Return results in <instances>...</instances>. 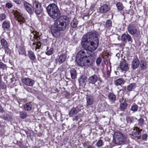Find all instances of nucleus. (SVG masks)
<instances>
[{
	"label": "nucleus",
	"mask_w": 148,
	"mask_h": 148,
	"mask_svg": "<svg viewBox=\"0 0 148 148\" xmlns=\"http://www.w3.org/2000/svg\"><path fill=\"white\" fill-rule=\"evenodd\" d=\"M99 40L96 34L90 32L87 33L82 37L81 45L84 49L88 50L87 59V66H90L92 63L96 58L95 53L92 51L95 50L98 46Z\"/></svg>",
	"instance_id": "obj_1"
},
{
	"label": "nucleus",
	"mask_w": 148,
	"mask_h": 148,
	"mask_svg": "<svg viewBox=\"0 0 148 148\" xmlns=\"http://www.w3.org/2000/svg\"><path fill=\"white\" fill-rule=\"evenodd\" d=\"M23 5L25 9L30 14H32L34 12L37 15L40 14L42 12L43 9L41 5L38 1H34L32 6L27 2L24 1Z\"/></svg>",
	"instance_id": "obj_2"
},
{
	"label": "nucleus",
	"mask_w": 148,
	"mask_h": 148,
	"mask_svg": "<svg viewBox=\"0 0 148 148\" xmlns=\"http://www.w3.org/2000/svg\"><path fill=\"white\" fill-rule=\"evenodd\" d=\"M49 16L53 19L58 18L60 16L61 13L57 5L55 3H51L46 8Z\"/></svg>",
	"instance_id": "obj_3"
},
{
	"label": "nucleus",
	"mask_w": 148,
	"mask_h": 148,
	"mask_svg": "<svg viewBox=\"0 0 148 148\" xmlns=\"http://www.w3.org/2000/svg\"><path fill=\"white\" fill-rule=\"evenodd\" d=\"M88 54V50L86 49L78 52L76 56V60L79 65L81 66H87V62H86Z\"/></svg>",
	"instance_id": "obj_4"
},
{
	"label": "nucleus",
	"mask_w": 148,
	"mask_h": 148,
	"mask_svg": "<svg viewBox=\"0 0 148 148\" xmlns=\"http://www.w3.org/2000/svg\"><path fill=\"white\" fill-rule=\"evenodd\" d=\"M66 16H62L56 19L54 23L53 26L61 31L65 29L69 25L68 21L66 19Z\"/></svg>",
	"instance_id": "obj_5"
},
{
	"label": "nucleus",
	"mask_w": 148,
	"mask_h": 148,
	"mask_svg": "<svg viewBox=\"0 0 148 148\" xmlns=\"http://www.w3.org/2000/svg\"><path fill=\"white\" fill-rule=\"evenodd\" d=\"M115 139V143L118 145L124 144L126 141V136L119 132H116L114 133V140Z\"/></svg>",
	"instance_id": "obj_6"
},
{
	"label": "nucleus",
	"mask_w": 148,
	"mask_h": 148,
	"mask_svg": "<svg viewBox=\"0 0 148 148\" xmlns=\"http://www.w3.org/2000/svg\"><path fill=\"white\" fill-rule=\"evenodd\" d=\"M88 80L89 84L93 85L97 83V85L99 86L101 84L102 82V80L99 76L95 74L90 77Z\"/></svg>",
	"instance_id": "obj_7"
},
{
	"label": "nucleus",
	"mask_w": 148,
	"mask_h": 148,
	"mask_svg": "<svg viewBox=\"0 0 148 148\" xmlns=\"http://www.w3.org/2000/svg\"><path fill=\"white\" fill-rule=\"evenodd\" d=\"M129 33L132 35H136L137 36H139L140 35V32L138 31L136 25L134 24H130L127 27Z\"/></svg>",
	"instance_id": "obj_8"
},
{
	"label": "nucleus",
	"mask_w": 148,
	"mask_h": 148,
	"mask_svg": "<svg viewBox=\"0 0 148 148\" xmlns=\"http://www.w3.org/2000/svg\"><path fill=\"white\" fill-rule=\"evenodd\" d=\"M119 67L121 71L125 73L129 69L128 64L127 61L123 59H122L121 61Z\"/></svg>",
	"instance_id": "obj_9"
},
{
	"label": "nucleus",
	"mask_w": 148,
	"mask_h": 148,
	"mask_svg": "<svg viewBox=\"0 0 148 148\" xmlns=\"http://www.w3.org/2000/svg\"><path fill=\"white\" fill-rule=\"evenodd\" d=\"M15 16L16 17L18 22L20 23V24L24 23L25 22V20L23 15L17 11H16L14 14Z\"/></svg>",
	"instance_id": "obj_10"
},
{
	"label": "nucleus",
	"mask_w": 148,
	"mask_h": 148,
	"mask_svg": "<svg viewBox=\"0 0 148 148\" xmlns=\"http://www.w3.org/2000/svg\"><path fill=\"white\" fill-rule=\"evenodd\" d=\"M110 6L108 3L103 4L99 8V12L101 13H105L107 12L110 9Z\"/></svg>",
	"instance_id": "obj_11"
},
{
	"label": "nucleus",
	"mask_w": 148,
	"mask_h": 148,
	"mask_svg": "<svg viewBox=\"0 0 148 148\" xmlns=\"http://www.w3.org/2000/svg\"><path fill=\"white\" fill-rule=\"evenodd\" d=\"M22 82L26 85L29 86H33L35 84V81L32 79L29 78H25L22 79Z\"/></svg>",
	"instance_id": "obj_12"
},
{
	"label": "nucleus",
	"mask_w": 148,
	"mask_h": 148,
	"mask_svg": "<svg viewBox=\"0 0 148 148\" xmlns=\"http://www.w3.org/2000/svg\"><path fill=\"white\" fill-rule=\"evenodd\" d=\"M142 131V129H140L139 128L137 127L133 129L132 132V135L135 137H137L140 139L141 134V132Z\"/></svg>",
	"instance_id": "obj_13"
},
{
	"label": "nucleus",
	"mask_w": 148,
	"mask_h": 148,
	"mask_svg": "<svg viewBox=\"0 0 148 148\" xmlns=\"http://www.w3.org/2000/svg\"><path fill=\"white\" fill-rule=\"evenodd\" d=\"M60 31H61L59 30L53 25L52 26L51 31L52 35L55 38L59 37L60 35Z\"/></svg>",
	"instance_id": "obj_14"
},
{
	"label": "nucleus",
	"mask_w": 148,
	"mask_h": 148,
	"mask_svg": "<svg viewBox=\"0 0 148 148\" xmlns=\"http://www.w3.org/2000/svg\"><path fill=\"white\" fill-rule=\"evenodd\" d=\"M1 48L4 49L5 52L8 51L9 50V46L7 41L4 38H2L1 39Z\"/></svg>",
	"instance_id": "obj_15"
},
{
	"label": "nucleus",
	"mask_w": 148,
	"mask_h": 148,
	"mask_svg": "<svg viewBox=\"0 0 148 148\" xmlns=\"http://www.w3.org/2000/svg\"><path fill=\"white\" fill-rule=\"evenodd\" d=\"M121 40L125 43H127V41L131 42H132L131 37L128 34H123L121 36Z\"/></svg>",
	"instance_id": "obj_16"
},
{
	"label": "nucleus",
	"mask_w": 148,
	"mask_h": 148,
	"mask_svg": "<svg viewBox=\"0 0 148 148\" xmlns=\"http://www.w3.org/2000/svg\"><path fill=\"white\" fill-rule=\"evenodd\" d=\"M33 35L34 38L36 39V41L35 42H36V48L35 50L37 51V49H39L41 47V43L40 41H39L38 39V36L36 35V33L35 32H32L31 33Z\"/></svg>",
	"instance_id": "obj_17"
},
{
	"label": "nucleus",
	"mask_w": 148,
	"mask_h": 148,
	"mask_svg": "<svg viewBox=\"0 0 148 148\" xmlns=\"http://www.w3.org/2000/svg\"><path fill=\"white\" fill-rule=\"evenodd\" d=\"M2 27L4 31H9L10 28V23L8 20L4 21L2 25Z\"/></svg>",
	"instance_id": "obj_18"
},
{
	"label": "nucleus",
	"mask_w": 148,
	"mask_h": 148,
	"mask_svg": "<svg viewBox=\"0 0 148 148\" xmlns=\"http://www.w3.org/2000/svg\"><path fill=\"white\" fill-rule=\"evenodd\" d=\"M119 101L121 103L120 105V109L121 111H124L127 108V102L123 98L120 99Z\"/></svg>",
	"instance_id": "obj_19"
},
{
	"label": "nucleus",
	"mask_w": 148,
	"mask_h": 148,
	"mask_svg": "<svg viewBox=\"0 0 148 148\" xmlns=\"http://www.w3.org/2000/svg\"><path fill=\"white\" fill-rule=\"evenodd\" d=\"M86 105H92L94 103V99L93 96L91 95H87L86 97Z\"/></svg>",
	"instance_id": "obj_20"
},
{
	"label": "nucleus",
	"mask_w": 148,
	"mask_h": 148,
	"mask_svg": "<svg viewBox=\"0 0 148 148\" xmlns=\"http://www.w3.org/2000/svg\"><path fill=\"white\" fill-rule=\"evenodd\" d=\"M107 105L106 103L100 102L98 106V108L100 111H105L106 110Z\"/></svg>",
	"instance_id": "obj_21"
},
{
	"label": "nucleus",
	"mask_w": 148,
	"mask_h": 148,
	"mask_svg": "<svg viewBox=\"0 0 148 148\" xmlns=\"http://www.w3.org/2000/svg\"><path fill=\"white\" fill-rule=\"evenodd\" d=\"M2 119L5 121H10L12 120V116L10 114L5 113L2 116Z\"/></svg>",
	"instance_id": "obj_22"
},
{
	"label": "nucleus",
	"mask_w": 148,
	"mask_h": 148,
	"mask_svg": "<svg viewBox=\"0 0 148 148\" xmlns=\"http://www.w3.org/2000/svg\"><path fill=\"white\" fill-rule=\"evenodd\" d=\"M139 64L140 62L139 60L138 59H135L132 62L131 64L132 68L133 69H135L138 67Z\"/></svg>",
	"instance_id": "obj_23"
},
{
	"label": "nucleus",
	"mask_w": 148,
	"mask_h": 148,
	"mask_svg": "<svg viewBox=\"0 0 148 148\" xmlns=\"http://www.w3.org/2000/svg\"><path fill=\"white\" fill-rule=\"evenodd\" d=\"M108 98L110 101L112 103H114L116 100V97L115 95L113 93L109 94Z\"/></svg>",
	"instance_id": "obj_24"
},
{
	"label": "nucleus",
	"mask_w": 148,
	"mask_h": 148,
	"mask_svg": "<svg viewBox=\"0 0 148 148\" xmlns=\"http://www.w3.org/2000/svg\"><path fill=\"white\" fill-rule=\"evenodd\" d=\"M66 55L65 53H63L61 54L59 57L58 62L60 64H62L66 60Z\"/></svg>",
	"instance_id": "obj_25"
},
{
	"label": "nucleus",
	"mask_w": 148,
	"mask_h": 148,
	"mask_svg": "<svg viewBox=\"0 0 148 148\" xmlns=\"http://www.w3.org/2000/svg\"><path fill=\"white\" fill-rule=\"evenodd\" d=\"M136 119L137 118L134 116L127 117L126 118L127 123L129 125L134 123Z\"/></svg>",
	"instance_id": "obj_26"
},
{
	"label": "nucleus",
	"mask_w": 148,
	"mask_h": 148,
	"mask_svg": "<svg viewBox=\"0 0 148 148\" xmlns=\"http://www.w3.org/2000/svg\"><path fill=\"white\" fill-rule=\"evenodd\" d=\"M87 79V77L85 75L81 76L78 79L80 84L85 85V82Z\"/></svg>",
	"instance_id": "obj_27"
},
{
	"label": "nucleus",
	"mask_w": 148,
	"mask_h": 148,
	"mask_svg": "<svg viewBox=\"0 0 148 148\" xmlns=\"http://www.w3.org/2000/svg\"><path fill=\"white\" fill-rule=\"evenodd\" d=\"M125 81L122 78L118 79L114 81V84L116 86L124 84Z\"/></svg>",
	"instance_id": "obj_28"
},
{
	"label": "nucleus",
	"mask_w": 148,
	"mask_h": 148,
	"mask_svg": "<svg viewBox=\"0 0 148 148\" xmlns=\"http://www.w3.org/2000/svg\"><path fill=\"white\" fill-rule=\"evenodd\" d=\"M27 52L28 56L31 60H34L36 59L35 56L32 51L29 50Z\"/></svg>",
	"instance_id": "obj_29"
},
{
	"label": "nucleus",
	"mask_w": 148,
	"mask_h": 148,
	"mask_svg": "<svg viewBox=\"0 0 148 148\" xmlns=\"http://www.w3.org/2000/svg\"><path fill=\"white\" fill-rule=\"evenodd\" d=\"M136 87V84L134 83H132L128 85L127 87V90L130 91L135 89Z\"/></svg>",
	"instance_id": "obj_30"
},
{
	"label": "nucleus",
	"mask_w": 148,
	"mask_h": 148,
	"mask_svg": "<svg viewBox=\"0 0 148 148\" xmlns=\"http://www.w3.org/2000/svg\"><path fill=\"white\" fill-rule=\"evenodd\" d=\"M77 113V110L76 108H73L71 110L69 113L70 117H73V115L76 114Z\"/></svg>",
	"instance_id": "obj_31"
},
{
	"label": "nucleus",
	"mask_w": 148,
	"mask_h": 148,
	"mask_svg": "<svg viewBox=\"0 0 148 148\" xmlns=\"http://www.w3.org/2000/svg\"><path fill=\"white\" fill-rule=\"evenodd\" d=\"M24 109L26 111H30L32 109V105L30 103H28L24 105Z\"/></svg>",
	"instance_id": "obj_32"
},
{
	"label": "nucleus",
	"mask_w": 148,
	"mask_h": 148,
	"mask_svg": "<svg viewBox=\"0 0 148 148\" xmlns=\"http://www.w3.org/2000/svg\"><path fill=\"white\" fill-rule=\"evenodd\" d=\"M78 24V21L75 18H74L73 20L71 23V26L73 28L76 27Z\"/></svg>",
	"instance_id": "obj_33"
},
{
	"label": "nucleus",
	"mask_w": 148,
	"mask_h": 148,
	"mask_svg": "<svg viewBox=\"0 0 148 148\" xmlns=\"http://www.w3.org/2000/svg\"><path fill=\"white\" fill-rule=\"evenodd\" d=\"M17 51L19 55H22L25 54V50L23 47H19L18 48Z\"/></svg>",
	"instance_id": "obj_34"
},
{
	"label": "nucleus",
	"mask_w": 148,
	"mask_h": 148,
	"mask_svg": "<svg viewBox=\"0 0 148 148\" xmlns=\"http://www.w3.org/2000/svg\"><path fill=\"white\" fill-rule=\"evenodd\" d=\"M70 73L71 78L75 79L77 75L76 71L74 69H71L70 71Z\"/></svg>",
	"instance_id": "obj_35"
},
{
	"label": "nucleus",
	"mask_w": 148,
	"mask_h": 148,
	"mask_svg": "<svg viewBox=\"0 0 148 148\" xmlns=\"http://www.w3.org/2000/svg\"><path fill=\"white\" fill-rule=\"evenodd\" d=\"M0 69H1L3 72H5L7 69V66L3 63L0 62Z\"/></svg>",
	"instance_id": "obj_36"
},
{
	"label": "nucleus",
	"mask_w": 148,
	"mask_h": 148,
	"mask_svg": "<svg viewBox=\"0 0 148 148\" xmlns=\"http://www.w3.org/2000/svg\"><path fill=\"white\" fill-rule=\"evenodd\" d=\"M116 6L118 10H122L124 8V6L122 3L119 2L116 4Z\"/></svg>",
	"instance_id": "obj_37"
},
{
	"label": "nucleus",
	"mask_w": 148,
	"mask_h": 148,
	"mask_svg": "<svg viewBox=\"0 0 148 148\" xmlns=\"http://www.w3.org/2000/svg\"><path fill=\"white\" fill-rule=\"evenodd\" d=\"M146 62L144 61H141L140 63V66L142 69H145L147 67Z\"/></svg>",
	"instance_id": "obj_38"
},
{
	"label": "nucleus",
	"mask_w": 148,
	"mask_h": 148,
	"mask_svg": "<svg viewBox=\"0 0 148 148\" xmlns=\"http://www.w3.org/2000/svg\"><path fill=\"white\" fill-rule=\"evenodd\" d=\"M106 26L107 28L111 27L112 26V21L110 20H107L106 22Z\"/></svg>",
	"instance_id": "obj_39"
},
{
	"label": "nucleus",
	"mask_w": 148,
	"mask_h": 148,
	"mask_svg": "<svg viewBox=\"0 0 148 148\" xmlns=\"http://www.w3.org/2000/svg\"><path fill=\"white\" fill-rule=\"evenodd\" d=\"M20 116L21 119H24L26 117L27 114L25 112H20Z\"/></svg>",
	"instance_id": "obj_40"
},
{
	"label": "nucleus",
	"mask_w": 148,
	"mask_h": 148,
	"mask_svg": "<svg viewBox=\"0 0 148 148\" xmlns=\"http://www.w3.org/2000/svg\"><path fill=\"white\" fill-rule=\"evenodd\" d=\"M84 148H95L93 145H89L88 142H85L84 144Z\"/></svg>",
	"instance_id": "obj_41"
},
{
	"label": "nucleus",
	"mask_w": 148,
	"mask_h": 148,
	"mask_svg": "<svg viewBox=\"0 0 148 148\" xmlns=\"http://www.w3.org/2000/svg\"><path fill=\"white\" fill-rule=\"evenodd\" d=\"M138 106L136 104H133L131 106V110L134 112H135L137 111Z\"/></svg>",
	"instance_id": "obj_42"
},
{
	"label": "nucleus",
	"mask_w": 148,
	"mask_h": 148,
	"mask_svg": "<svg viewBox=\"0 0 148 148\" xmlns=\"http://www.w3.org/2000/svg\"><path fill=\"white\" fill-rule=\"evenodd\" d=\"M18 102L19 103V106L20 107H22L23 104L25 103V100L24 99H19L18 100Z\"/></svg>",
	"instance_id": "obj_43"
},
{
	"label": "nucleus",
	"mask_w": 148,
	"mask_h": 148,
	"mask_svg": "<svg viewBox=\"0 0 148 148\" xmlns=\"http://www.w3.org/2000/svg\"><path fill=\"white\" fill-rule=\"evenodd\" d=\"M103 145V141L102 140H99L97 143L96 145L98 147H101Z\"/></svg>",
	"instance_id": "obj_44"
},
{
	"label": "nucleus",
	"mask_w": 148,
	"mask_h": 148,
	"mask_svg": "<svg viewBox=\"0 0 148 148\" xmlns=\"http://www.w3.org/2000/svg\"><path fill=\"white\" fill-rule=\"evenodd\" d=\"M53 48H51L46 53V54L49 56L51 55L53 53Z\"/></svg>",
	"instance_id": "obj_45"
},
{
	"label": "nucleus",
	"mask_w": 148,
	"mask_h": 148,
	"mask_svg": "<svg viewBox=\"0 0 148 148\" xmlns=\"http://www.w3.org/2000/svg\"><path fill=\"white\" fill-rule=\"evenodd\" d=\"M144 120L142 118H140L138 120V125L140 126H142L144 125Z\"/></svg>",
	"instance_id": "obj_46"
},
{
	"label": "nucleus",
	"mask_w": 148,
	"mask_h": 148,
	"mask_svg": "<svg viewBox=\"0 0 148 148\" xmlns=\"http://www.w3.org/2000/svg\"><path fill=\"white\" fill-rule=\"evenodd\" d=\"M6 18V15L5 14L2 13L0 14V21H3L5 20Z\"/></svg>",
	"instance_id": "obj_47"
},
{
	"label": "nucleus",
	"mask_w": 148,
	"mask_h": 148,
	"mask_svg": "<svg viewBox=\"0 0 148 148\" xmlns=\"http://www.w3.org/2000/svg\"><path fill=\"white\" fill-rule=\"evenodd\" d=\"M101 61V57L98 58L96 60V63L98 65H99Z\"/></svg>",
	"instance_id": "obj_48"
},
{
	"label": "nucleus",
	"mask_w": 148,
	"mask_h": 148,
	"mask_svg": "<svg viewBox=\"0 0 148 148\" xmlns=\"http://www.w3.org/2000/svg\"><path fill=\"white\" fill-rule=\"evenodd\" d=\"M5 6L8 8L10 9L12 7V5L10 3H7L5 4Z\"/></svg>",
	"instance_id": "obj_49"
},
{
	"label": "nucleus",
	"mask_w": 148,
	"mask_h": 148,
	"mask_svg": "<svg viewBox=\"0 0 148 148\" xmlns=\"http://www.w3.org/2000/svg\"><path fill=\"white\" fill-rule=\"evenodd\" d=\"M26 134L27 135V136H31V134L32 133V131L27 130H25Z\"/></svg>",
	"instance_id": "obj_50"
},
{
	"label": "nucleus",
	"mask_w": 148,
	"mask_h": 148,
	"mask_svg": "<svg viewBox=\"0 0 148 148\" xmlns=\"http://www.w3.org/2000/svg\"><path fill=\"white\" fill-rule=\"evenodd\" d=\"M142 140H146L147 137V135L146 134H144L142 135Z\"/></svg>",
	"instance_id": "obj_51"
},
{
	"label": "nucleus",
	"mask_w": 148,
	"mask_h": 148,
	"mask_svg": "<svg viewBox=\"0 0 148 148\" xmlns=\"http://www.w3.org/2000/svg\"><path fill=\"white\" fill-rule=\"evenodd\" d=\"M16 4L18 5L21 4V2L20 0H12Z\"/></svg>",
	"instance_id": "obj_52"
},
{
	"label": "nucleus",
	"mask_w": 148,
	"mask_h": 148,
	"mask_svg": "<svg viewBox=\"0 0 148 148\" xmlns=\"http://www.w3.org/2000/svg\"><path fill=\"white\" fill-rule=\"evenodd\" d=\"M126 43H125L123 42L121 43L120 44V47H122L124 46L125 45Z\"/></svg>",
	"instance_id": "obj_53"
},
{
	"label": "nucleus",
	"mask_w": 148,
	"mask_h": 148,
	"mask_svg": "<svg viewBox=\"0 0 148 148\" xmlns=\"http://www.w3.org/2000/svg\"><path fill=\"white\" fill-rule=\"evenodd\" d=\"M107 74L108 77L110 76V72L109 70H108L107 72Z\"/></svg>",
	"instance_id": "obj_54"
},
{
	"label": "nucleus",
	"mask_w": 148,
	"mask_h": 148,
	"mask_svg": "<svg viewBox=\"0 0 148 148\" xmlns=\"http://www.w3.org/2000/svg\"><path fill=\"white\" fill-rule=\"evenodd\" d=\"M3 111V109L0 105V112H2Z\"/></svg>",
	"instance_id": "obj_55"
},
{
	"label": "nucleus",
	"mask_w": 148,
	"mask_h": 148,
	"mask_svg": "<svg viewBox=\"0 0 148 148\" xmlns=\"http://www.w3.org/2000/svg\"><path fill=\"white\" fill-rule=\"evenodd\" d=\"M116 56L119 58L120 56V54L119 53H117L116 54Z\"/></svg>",
	"instance_id": "obj_56"
},
{
	"label": "nucleus",
	"mask_w": 148,
	"mask_h": 148,
	"mask_svg": "<svg viewBox=\"0 0 148 148\" xmlns=\"http://www.w3.org/2000/svg\"><path fill=\"white\" fill-rule=\"evenodd\" d=\"M1 124H2L1 122V121L0 120V127H1Z\"/></svg>",
	"instance_id": "obj_57"
},
{
	"label": "nucleus",
	"mask_w": 148,
	"mask_h": 148,
	"mask_svg": "<svg viewBox=\"0 0 148 148\" xmlns=\"http://www.w3.org/2000/svg\"><path fill=\"white\" fill-rule=\"evenodd\" d=\"M105 64H108V62H105Z\"/></svg>",
	"instance_id": "obj_58"
},
{
	"label": "nucleus",
	"mask_w": 148,
	"mask_h": 148,
	"mask_svg": "<svg viewBox=\"0 0 148 148\" xmlns=\"http://www.w3.org/2000/svg\"><path fill=\"white\" fill-rule=\"evenodd\" d=\"M36 45L35 43L34 42H33V43L32 44V45Z\"/></svg>",
	"instance_id": "obj_59"
},
{
	"label": "nucleus",
	"mask_w": 148,
	"mask_h": 148,
	"mask_svg": "<svg viewBox=\"0 0 148 148\" xmlns=\"http://www.w3.org/2000/svg\"><path fill=\"white\" fill-rule=\"evenodd\" d=\"M120 120H121V121H122V118H121V119H120Z\"/></svg>",
	"instance_id": "obj_60"
},
{
	"label": "nucleus",
	"mask_w": 148,
	"mask_h": 148,
	"mask_svg": "<svg viewBox=\"0 0 148 148\" xmlns=\"http://www.w3.org/2000/svg\"><path fill=\"white\" fill-rule=\"evenodd\" d=\"M55 60L56 62H57V60Z\"/></svg>",
	"instance_id": "obj_61"
}]
</instances>
